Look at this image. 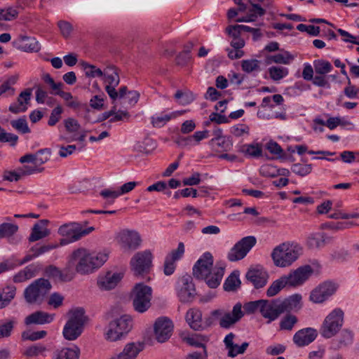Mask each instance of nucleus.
<instances>
[{"mask_svg": "<svg viewBox=\"0 0 359 359\" xmlns=\"http://www.w3.org/2000/svg\"><path fill=\"white\" fill-rule=\"evenodd\" d=\"M18 230V226L16 224L11 223H3L0 224V237L10 238Z\"/></svg>", "mask_w": 359, "mask_h": 359, "instance_id": "603ef678", "label": "nucleus"}, {"mask_svg": "<svg viewBox=\"0 0 359 359\" xmlns=\"http://www.w3.org/2000/svg\"><path fill=\"white\" fill-rule=\"evenodd\" d=\"M55 95L60 96L66 102V105L68 107L76 109L81 106L80 102L76 97H74L71 93L60 91L55 92Z\"/></svg>", "mask_w": 359, "mask_h": 359, "instance_id": "a18cd8bd", "label": "nucleus"}, {"mask_svg": "<svg viewBox=\"0 0 359 359\" xmlns=\"http://www.w3.org/2000/svg\"><path fill=\"white\" fill-rule=\"evenodd\" d=\"M15 321L11 319L0 320V339L9 337L13 330Z\"/></svg>", "mask_w": 359, "mask_h": 359, "instance_id": "37998d69", "label": "nucleus"}, {"mask_svg": "<svg viewBox=\"0 0 359 359\" xmlns=\"http://www.w3.org/2000/svg\"><path fill=\"white\" fill-rule=\"evenodd\" d=\"M171 120L170 114H161L157 116L151 117V123L154 127H163L167 122Z\"/></svg>", "mask_w": 359, "mask_h": 359, "instance_id": "0e129e2a", "label": "nucleus"}, {"mask_svg": "<svg viewBox=\"0 0 359 359\" xmlns=\"http://www.w3.org/2000/svg\"><path fill=\"white\" fill-rule=\"evenodd\" d=\"M208 144L216 152L228 151L233 147V142L229 137L222 139H211Z\"/></svg>", "mask_w": 359, "mask_h": 359, "instance_id": "c85d7f7f", "label": "nucleus"}, {"mask_svg": "<svg viewBox=\"0 0 359 359\" xmlns=\"http://www.w3.org/2000/svg\"><path fill=\"white\" fill-rule=\"evenodd\" d=\"M241 284L239 271H233L225 280L223 287L225 291L234 292L241 287Z\"/></svg>", "mask_w": 359, "mask_h": 359, "instance_id": "c9c22d12", "label": "nucleus"}, {"mask_svg": "<svg viewBox=\"0 0 359 359\" xmlns=\"http://www.w3.org/2000/svg\"><path fill=\"white\" fill-rule=\"evenodd\" d=\"M122 277L119 273L107 272L104 276L99 278L97 285L102 290H111L117 285Z\"/></svg>", "mask_w": 359, "mask_h": 359, "instance_id": "5701e85b", "label": "nucleus"}, {"mask_svg": "<svg viewBox=\"0 0 359 359\" xmlns=\"http://www.w3.org/2000/svg\"><path fill=\"white\" fill-rule=\"evenodd\" d=\"M291 170L297 175L304 177L311 172L312 165L299 163H294L292 165Z\"/></svg>", "mask_w": 359, "mask_h": 359, "instance_id": "3c124183", "label": "nucleus"}, {"mask_svg": "<svg viewBox=\"0 0 359 359\" xmlns=\"http://www.w3.org/2000/svg\"><path fill=\"white\" fill-rule=\"evenodd\" d=\"M317 334V330L313 328H304L294 334L293 341L299 347L305 346L313 342Z\"/></svg>", "mask_w": 359, "mask_h": 359, "instance_id": "412c9836", "label": "nucleus"}, {"mask_svg": "<svg viewBox=\"0 0 359 359\" xmlns=\"http://www.w3.org/2000/svg\"><path fill=\"white\" fill-rule=\"evenodd\" d=\"M335 291L334 284L330 282H325L311 292L309 299L315 304H320L334 294Z\"/></svg>", "mask_w": 359, "mask_h": 359, "instance_id": "6ab92c4d", "label": "nucleus"}, {"mask_svg": "<svg viewBox=\"0 0 359 359\" xmlns=\"http://www.w3.org/2000/svg\"><path fill=\"white\" fill-rule=\"evenodd\" d=\"M81 65L87 77H102L103 71L100 68H97L96 66L90 65L87 62H83Z\"/></svg>", "mask_w": 359, "mask_h": 359, "instance_id": "09e8293b", "label": "nucleus"}, {"mask_svg": "<svg viewBox=\"0 0 359 359\" xmlns=\"http://www.w3.org/2000/svg\"><path fill=\"white\" fill-rule=\"evenodd\" d=\"M100 196L107 200L108 204L114 203V199L120 196L118 191L111 190L109 189H103L100 193Z\"/></svg>", "mask_w": 359, "mask_h": 359, "instance_id": "e2e57ef3", "label": "nucleus"}, {"mask_svg": "<svg viewBox=\"0 0 359 359\" xmlns=\"http://www.w3.org/2000/svg\"><path fill=\"white\" fill-rule=\"evenodd\" d=\"M172 330L173 324L168 318H159L154 323L155 337L160 343L166 341L171 337Z\"/></svg>", "mask_w": 359, "mask_h": 359, "instance_id": "a211bd4d", "label": "nucleus"}, {"mask_svg": "<svg viewBox=\"0 0 359 359\" xmlns=\"http://www.w3.org/2000/svg\"><path fill=\"white\" fill-rule=\"evenodd\" d=\"M225 266L217 264L213 267V257L210 252L204 253L193 267V275L197 279L204 280L210 288L217 287L224 276Z\"/></svg>", "mask_w": 359, "mask_h": 359, "instance_id": "7ed1b4c3", "label": "nucleus"}, {"mask_svg": "<svg viewBox=\"0 0 359 359\" xmlns=\"http://www.w3.org/2000/svg\"><path fill=\"white\" fill-rule=\"evenodd\" d=\"M144 344L140 342L127 344L123 351L111 359H136L138 354L143 350Z\"/></svg>", "mask_w": 359, "mask_h": 359, "instance_id": "4be33fe9", "label": "nucleus"}, {"mask_svg": "<svg viewBox=\"0 0 359 359\" xmlns=\"http://www.w3.org/2000/svg\"><path fill=\"white\" fill-rule=\"evenodd\" d=\"M270 78L276 81L285 77L288 73V69L283 67L272 66L268 69Z\"/></svg>", "mask_w": 359, "mask_h": 359, "instance_id": "de8ad7c7", "label": "nucleus"}, {"mask_svg": "<svg viewBox=\"0 0 359 359\" xmlns=\"http://www.w3.org/2000/svg\"><path fill=\"white\" fill-rule=\"evenodd\" d=\"M47 335L45 330H40L36 332L25 331L22 333V339L24 341L29 340L34 341L44 338Z\"/></svg>", "mask_w": 359, "mask_h": 359, "instance_id": "5fc2aeb1", "label": "nucleus"}, {"mask_svg": "<svg viewBox=\"0 0 359 359\" xmlns=\"http://www.w3.org/2000/svg\"><path fill=\"white\" fill-rule=\"evenodd\" d=\"M130 297L134 309L142 313L151 306L152 289L144 283H137L133 287Z\"/></svg>", "mask_w": 359, "mask_h": 359, "instance_id": "1a4fd4ad", "label": "nucleus"}, {"mask_svg": "<svg viewBox=\"0 0 359 359\" xmlns=\"http://www.w3.org/2000/svg\"><path fill=\"white\" fill-rule=\"evenodd\" d=\"M65 127L67 132L75 133L79 130L81 126L79 122L73 118H68L64 121Z\"/></svg>", "mask_w": 359, "mask_h": 359, "instance_id": "69168bd1", "label": "nucleus"}, {"mask_svg": "<svg viewBox=\"0 0 359 359\" xmlns=\"http://www.w3.org/2000/svg\"><path fill=\"white\" fill-rule=\"evenodd\" d=\"M11 125L13 128L22 134L30 132V129L29 128L27 122L25 118L13 120L11 121Z\"/></svg>", "mask_w": 359, "mask_h": 359, "instance_id": "4d7b16f0", "label": "nucleus"}, {"mask_svg": "<svg viewBox=\"0 0 359 359\" xmlns=\"http://www.w3.org/2000/svg\"><path fill=\"white\" fill-rule=\"evenodd\" d=\"M152 259L153 256L149 250L135 253L130 262L134 276L140 277L147 273L152 266Z\"/></svg>", "mask_w": 359, "mask_h": 359, "instance_id": "ddd939ff", "label": "nucleus"}, {"mask_svg": "<svg viewBox=\"0 0 359 359\" xmlns=\"http://www.w3.org/2000/svg\"><path fill=\"white\" fill-rule=\"evenodd\" d=\"M48 222V220L41 219L34 225L29 237V242L39 241L49 235L50 231L46 228Z\"/></svg>", "mask_w": 359, "mask_h": 359, "instance_id": "a878e982", "label": "nucleus"}, {"mask_svg": "<svg viewBox=\"0 0 359 359\" xmlns=\"http://www.w3.org/2000/svg\"><path fill=\"white\" fill-rule=\"evenodd\" d=\"M35 276V269L32 266H28L19 271L13 277L15 283H22L31 279Z\"/></svg>", "mask_w": 359, "mask_h": 359, "instance_id": "ea45409f", "label": "nucleus"}, {"mask_svg": "<svg viewBox=\"0 0 359 359\" xmlns=\"http://www.w3.org/2000/svg\"><path fill=\"white\" fill-rule=\"evenodd\" d=\"M103 80L106 83L104 89L109 97L113 102L118 99H122L127 92L126 86H121L118 91L116 90V87L120 83V77L118 69L114 66L107 67L103 70Z\"/></svg>", "mask_w": 359, "mask_h": 359, "instance_id": "0eeeda50", "label": "nucleus"}, {"mask_svg": "<svg viewBox=\"0 0 359 359\" xmlns=\"http://www.w3.org/2000/svg\"><path fill=\"white\" fill-rule=\"evenodd\" d=\"M245 277L248 281L252 283L255 287H263L267 283L268 276L266 272L258 269H250Z\"/></svg>", "mask_w": 359, "mask_h": 359, "instance_id": "393cba45", "label": "nucleus"}, {"mask_svg": "<svg viewBox=\"0 0 359 359\" xmlns=\"http://www.w3.org/2000/svg\"><path fill=\"white\" fill-rule=\"evenodd\" d=\"M328 238L324 233H311L306 240V243L310 248H320L328 241Z\"/></svg>", "mask_w": 359, "mask_h": 359, "instance_id": "473e14b6", "label": "nucleus"}, {"mask_svg": "<svg viewBox=\"0 0 359 359\" xmlns=\"http://www.w3.org/2000/svg\"><path fill=\"white\" fill-rule=\"evenodd\" d=\"M184 253V245L180 242L178 244L177 248L173 250L169 253L165 259L164 262V273L166 276H170L175 270V262L180 259Z\"/></svg>", "mask_w": 359, "mask_h": 359, "instance_id": "aec40b11", "label": "nucleus"}, {"mask_svg": "<svg viewBox=\"0 0 359 359\" xmlns=\"http://www.w3.org/2000/svg\"><path fill=\"white\" fill-rule=\"evenodd\" d=\"M140 93L136 90H131L126 93V95L123 98H124L128 104L130 106H134L139 100Z\"/></svg>", "mask_w": 359, "mask_h": 359, "instance_id": "774afa93", "label": "nucleus"}, {"mask_svg": "<svg viewBox=\"0 0 359 359\" xmlns=\"http://www.w3.org/2000/svg\"><path fill=\"white\" fill-rule=\"evenodd\" d=\"M63 112V109L60 105L55 107L50 113L48 124L50 126H54L61 119V115Z\"/></svg>", "mask_w": 359, "mask_h": 359, "instance_id": "13d9d810", "label": "nucleus"}, {"mask_svg": "<svg viewBox=\"0 0 359 359\" xmlns=\"http://www.w3.org/2000/svg\"><path fill=\"white\" fill-rule=\"evenodd\" d=\"M51 288L52 285L48 280L43 278H38L25 290V299L29 304L41 303Z\"/></svg>", "mask_w": 359, "mask_h": 359, "instance_id": "9d476101", "label": "nucleus"}, {"mask_svg": "<svg viewBox=\"0 0 359 359\" xmlns=\"http://www.w3.org/2000/svg\"><path fill=\"white\" fill-rule=\"evenodd\" d=\"M54 314H50L44 311H36L26 317V325H42L51 323L54 319Z\"/></svg>", "mask_w": 359, "mask_h": 359, "instance_id": "bb28decb", "label": "nucleus"}, {"mask_svg": "<svg viewBox=\"0 0 359 359\" xmlns=\"http://www.w3.org/2000/svg\"><path fill=\"white\" fill-rule=\"evenodd\" d=\"M32 90L30 88L25 89L21 92L18 97V103H13L9 106V111L13 114L24 112L27 109V104L31 99Z\"/></svg>", "mask_w": 359, "mask_h": 359, "instance_id": "b1692460", "label": "nucleus"}, {"mask_svg": "<svg viewBox=\"0 0 359 359\" xmlns=\"http://www.w3.org/2000/svg\"><path fill=\"white\" fill-rule=\"evenodd\" d=\"M177 293L180 301L182 303L193 301L196 295V289L190 276H184L179 280Z\"/></svg>", "mask_w": 359, "mask_h": 359, "instance_id": "dca6fc26", "label": "nucleus"}, {"mask_svg": "<svg viewBox=\"0 0 359 359\" xmlns=\"http://www.w3.org/2000/svg\"><path fill=\"white\" fill-rule=\"evenodd\" d=\"M261 61L256 59L243 60L241 61V69L243 72L250 74L253 72H259Z\"/></svg>", "mask_w": 359, "mask_h": 359, "instance_id": "49530a36", "label": "nucleus"}, {"mask_svg": "<svg viewBox=\"0 0 359 359\" xmlns=\"http://www.w3.org/2000/svg\"><path fill=\"white\" fill-rule=\"evenodd\" d=\"M344 311L337 308L332 310L324 319L320 328V334L325 339L335 336L341 330L344 324Z\"/></svg>", "mask_w": 359, "mask_h": 359, "instance_id": "6e6552de", "label": "nucleus"}, {"mask_svg": "<svg viewBox=\"0 0 359 359\" xmlns=\"http://www.w3.org/2000/svg\"><path fill=\"white\" fill-rule=\"evenodd\" d=\"M46 351V347L42 344H36L28 346L23 352L22 355L27 358H35L39 355H45L44 353Z\"/></svg>", "mask_w": 359, "mask_h": 359, "instance_id": "58836bf2", "label": "nucleus"}, {"mask_svg": "<svg viewBox=\"0 0 359 359\" xmlns=\"http://www.w3.org/2000/svg\"><path fill=\"white\" fill-rule=\"evenodd\" d=\"M294 57L288 51L283 53H278L270 57V60L276 64L289 65Z\"/></svg>", "mask_w": 359, "mask_h": 359, "instance_id": "8fccbe9b", "label": "nucleus"}, {"mask_svg": "<svg viewBox=\"0 0 359 359\" xmlns=\"http://www.w3.org/2000/svg\"><path fill=\"white\" fill-rule=\"evenodd\" d=\"M57 25L64 37L67 38L70 36L73 29L69 22L65 20H60L57 22Z\"/></svg>", "mask_w": 359, "mask_h": 359, "instance_id": "338daca9", "label": "nucleus"}, {"mask_svg": "<svg viewBox=\"0 0 359 359\" xmlns=\"http://www.w3.org/2000/svg\"><path fill=\"white\" fill-rule=\"evenodd\" d=\"M244 316L242 311V304L240 302L236 304L230 312L224 308H219L212 311L209 317L202 320L201 310L192 308L187 311L186 320L190 327L194 330H202L211 327L218 323L220 327L229 329L237 323Z\"/></svg>", "mask_w": 359, "mask_h": 359, "instance_id": "f257e3e1", "label": "nucleus"}, {"mask_svg": "<svg viewBox=\"0 0 359 359\" xmlns=\"http://www.w3.org/2000/svg\"><path fill=\"white\" fill-rule=\"evenodd\" d=\"M18 80V75H13L8 78L0 86V97L4 95L5 97L14 95L15 93V89L13 88V86L17 83Z\"/></svg>", "mask_w": 359, "mask_h": 359, "instance_id": "f704fd0d", "label": "nucleus"}, {"mask_svg": "<svg viewBox=\"0 0 359 359\" xmlns=\"http://www.w3.org/2000/svg\"><path fill=\"white\" fill-rule=\"evenodd\" d=\"M108 257L107 252H90L86 248H81L72 252L69 262L74 266L76 273L88 275L100 268Z\"/></svg>", "mask_w": 359, "mask_h": 359, "instance_id": "f03ea898", "label": "nucleus"}, {"mask_svg": "<svg viewBox=\"0 0 359 359\" xmlns=\"http://www.w3.org/2000/svg\"><path fill=\"white\" fill-rule=\"evenodd\" d=\"M239 151L251 158H259L262 156V147L258 143L243 144L240 147Z\"/></svg>", "mask_w": 359, "mask_h": 359, "instance_id": "72a5a7b5", "label": "nucleus"}, {"mask_svg": "<svg viewBox=\"0 0 359 359\" xmlns=\"http://www.w3.org/2000/svg\"><path fill=\"white\" fill-rule=\"evenodd\" d=\"M257 239L253 236H248L238 241L229 251L227 259L230 262L243 259L255 245Z\"/></svg>", "mask_w": 359, "mask_h": 359, "instance_id": "4468645a", "label": "nucleus"}, {"mask_svg": "<svg viewBox=\"0 0 359 359\" xmlns=\"http://www.w3.org/2000/svg\"><path fill=\"white\" fill-rule=\"evenodd\" d=\"M259 173L265 177H275L278 173L277 167L271 164L263 165L259 169Z\"/></svg>", "mask_w": 359, "mask_h": 359, "instance_id": "052dcab7", "label": "nucleus"}, {"mask_svg": "<svg viewBox=\"0 0 359 359\" xmlns=\"http://www.w3.org/2000/svg\"><path fill=\"white\" fill-rule=\"evenodd\" d=\"M57 247V245H45L42 246H34L32 248L30 252L31 254L27 255L24 257L23 263L27 262L29 261L32 260L35 257H39V255L47 252L53 249H55Z\"/></svg>", "mask_w": 359, "mask_h": 359, "instance_id": "4c0bfd02", "label": "nucleus"}, {"mask_svg": "<svg viewBox=\"0 0 359 359\" xmlns=\"http://www.w3.org/2000/svg\"><path fill=\"white\" fill-rule=\"evenodd\" d=\"M86 320V317L83 309L72 311L63 328L64 337L69 341L76 339L83 331Z\"/></svg>", "mask_w": 359, "mask_h": 359, "instance_id": "423d86ee", "label": "nucleus"}, {"mask_svg": "<svg viewBox=\"0 0 359 359\" xmlns=\"http://www.w3.org/2000/svg\"><path fill=\"white\" fill-rule=\"evenodd\" d=\"M133 327V319L129 315H122L111 320L105 333L107 340L115 341L128 333Z\"/></svg>", "mask_w": 359, "mask_h": 359, "instance_id": "9b49d317", "label": "nucleus"}, {"mask_svg": "<svg viewBox=\"0 0 359 359\" xmlns=\"http://www.w3.org/2000/svg\"><path fill=\"white\" fill-rule=\"evenodd\" d=\"M313 273V269L310 265H304L284 276L288 285L296 287L302 285Z\"/></svg>", "mask_w": 359, "mask_h": 359, "instance_id": "f3484780", "label": "nucleus"}, {"mask_svg": "<svg viewBox=\"0 0 359 359\" xmlns=\"http://www.w3.org/2000/svg\"><path fill=\"white\" fill-rule=\"evenodd\" d=\"M16 288L13 285H8L0 288V309L10 304L15 296Z\"/></svg>", "mask_w": 359, "mask_h": 359, "instance_id": "7c9ffc66", "label": "nucleus"}, {"mask_svg": "<svg viewBox=\"0 0 359 359\" xmlns=\"http://www.w3.org/2000/svg\"><path fill=\"white\" fill-rule=\"evenodd\" d=\"M51 151L50 149H43L35 153V165L40 166L47 162L50 156Z\"/></svg>", "mask_w": 359, "mask_h": 359, "instance_id": "864d4df0", "label": "nucleus"}, {"mask_svg": "<svg viewBox=\"0 0 359 359\" xmlns=\"http://www.w3.org/2000/svg\"><path fill=\"white\" fill-rule=\"evenodd\" d=\"M80 349L74 346L71 348H63L54 352L53 359H79Z\"/></svg>", "mask_w": 359, "mask_h": 359, "instance_id": "2f4dec72", "label": "nucleus"}, {"mask_svg": "<svg viewBox=\"0 0 359 359\" xmlns=\"http://www.w3.org/2000/svg\"><path fill=\"white\" fill-rule=\"evenodd\" d=\"M230 132L235 137H239L243 135H248L250 128L245 124H237L231 128Z\"/></svg>", "mask_w": 359, "mask_h": 359, "instance_id": "bf43d9fd", "label": "nucleus"}, {"mask_svg": "<svg viewBox=\"0 0 359 359\" xmlns=\"http://www.w3.org/2000/svg\"><path fill=\"white\" fill-rule=\"evenodd\" d=\"M235 338V334L232 332L228 334L224 339V343L225 344L226 348L228 349V356L231 358H234L238 354L243 353L247 348L249 346L248 342H243L241 346L238 351L236 352V344L233 343V339Z\"/></svg>", "mask_w": 359, "mask_h": 359, "instance_id": "cd10ccee", "label": "nucleus"}, {"mask_svg": "<svg viewBox=\"0 0 359 359\" xmlns=\"http://www.w3.org/2000/svg\"><path fill=\"white\" fill-rule=\"evenodd\" d=\"M302 295L292 294L285 299H276L271 300L262 299L261 306V315L268 319V323L276 320L285 312L297 311L302 307Z\"/></svg>", "mask_w": 359, "mask_h": 359, "instance_id": "20e7f679", "label": "nucleus"}, {"mask_svg": "<svg viewBox=\"0 0 359 359\" xmlns=\"http://www.w3.org/2000/svg\"><path fill=\"white\" fill-rule=\"evenodd\" d=\"M20 46L25 52H38L41 49L39 43L34 37L20 36Z\"/></svg>", "mask_w": 359, "mask_h": 359, "instance_id": "c756f323", "label": "nucleus"}, {"mask_svg": "<svg viewBox=\"0 0 359 359\" xmlns=\"http://www.w3.org/2000/svg\"><path fill=\"white\" fill-rule=\"evenodd\" d=\"M116 239L125 251H133L138 248L141 245V237L140 234L135 231L128 229L121 231L116 236Z\"/></svg>", "mask_w": 359, "mask_h": 359, "instance_id": "2eb2a0df", "label": "nucleus"}, {"mask_svg": "<svg viewBox=\"0 0 359 359\" xmlns=\"http://www.w3.org/2000/svg\"><path fill=\"white\" fill-rule=\"evenodd\" d=\"M18 12L16 9L8 8L6 10H0V20L10 21L17 18Z\"/></svg>", "mask_w": 359, "mask_h": 359, "instance_id": "680f3d73", "label": "nucleus"}, {"mask_svg": "<svg viewBox=\"0 0 359 359\" xmlns=\"http://www.w3.org/2000/svg\"><path fill=\"white\" fill-rule=\"evenodd\" d=\"M285 313L286 315L280 320L279 327L280 330L291 331L298 323V318L291 312Z\"/></svg>", "mask_w": 359, "mask_h": 359, "instance_id": "e433bc0d", "label": "nucleus"}, {"mask_svg": "<svg viewBox=\"0 0 359 359\" xmlns=\"http://www.w3.org/2000/svg\"><path fill=\"white\" fill-rule=\"evenodd\" d=\"M302 254V248L294 243H283L276 246L271 252L273 264L278 267L291 266Z\"/></svg>", "mask_w": 359, "mask_h": 359, "instance_id": "39448f33", "label": "nucleus"}, {"mask_svg": "<svg viewBox=\"0 0 359 359\" xmlns=\"http://www.w3.org/2000/svg\"><path fill=\"white\" fill-rule=\"evenodd\" d=\"M175 98L181 105H187L195 100L194 95L189 90H177L175 94Z\"/></svg>", "mask_w": 359, "mask_h": 359, "instance_id": "79ce46f5", "label": "nucleus"}, {"mask_svg": "<svg viewBox=\"0 0 359 359\" xmlns=\"http://www.w3.org/2000/svg\"><path fill=\"white\" fill-rule=\"evenodd\" d=\"M250 7L248 8V14L249 15L250 19H253V22H255L258 17L263 16L266 11L257 4H254L250 1Z\"/></svg>", "mask_w": 359, "mask_h": 359, "instance_id": "6e6d98bb", "label": "nucleus"}, {"mask_svg": "<svg viewBox=\"0 0 359 359\" xmlns=\"http://www.w3.org/2000/svg\"><path fill=\"white\" fill-rule=\"evenodd\" d=\"M93 231H94L93 227L83 229V225L78 222L65 224L58 229V233L66 238L65 239L61 240V245L77 241Z\"/></svg>", "mask_w": 359, "mask_h": 359, "instance_id": "f8f14e48", "label": "nucleus"}, {"mask_svg": "<svg viewBox=\"0 0 359 359\" xmlns=\"http://www.w3.org/2000/svg\"><path fill=\"white\" fill-rule=\"evenodd\" d=\"M313 67L316 74L320 75H325L330 73L333 69L331 63L325 60H314Z\"/></svg>", "mask_w": 359, "mask_h": 359, "instance_id": "c03bdc74", "label": "nucleus"}, {"mask_svg": "<svg viewBox=\"0 0 359 359\" xmlns=\"http://www.w3.org/2000/svg\"><path fill=\"white\" fill-rule=\"evenodd\" d=\"M288 285L285 276L275 280L266 290V295L269 297L276 295L283 287Z\"/></svg>", "mask_w": 359, "mask_h": 359, "instance_id": "a19ab883", "label": "nucleus"}]
</instances>
